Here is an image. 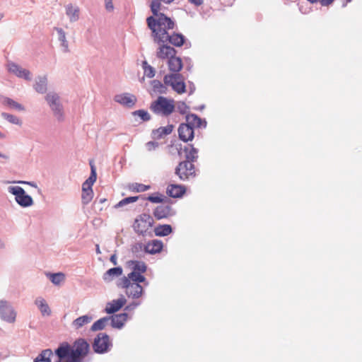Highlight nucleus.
Segmentation results:
<instances>
[{"instance_id":"nucleus-1","label":"nucleus","mask_w":362,"mask_h":362,"mask_svg":"<svg viewBox=\"0 0 362 362\" xmlns=\"http://www.w3.org/2000/svg\"><path fill=\"white\" fill-rule=\"evenodd\" d=\"M153 16H149L146 19L148 27L152 31L154 41L157 43L161 39L167 37L169 30L175 27V22L159 11L156 12Z\"/></svg>"},{"instance_id":"nucleus-2","label":"nucleus","mask_w":362,"mask_h":362,"mask_svg":"<svg viewBox=\"0 0 362 362\" xmlns=\"http://www.w3.org/2000/svg\"><path fill=\"white\" fill-rule=\"evenodd\" d=\"M45 100L50 108L54 117L59 122L64 119V109L61 97L55 91H49L45 96Z\"/></svg>"},{"instance_id":"nucleus-3","label":"nucleus","mask_w":362,"mask_h":362,"mask_svg":"<svg viewBox=\"0 0 362 362\" xmlns=\"http://www.w3.org/2000/svg\"><path fill=\"white\" fill-rule=\"evenodd\" d=\"M151 110L156 115L167 117L175 110L174 101L163 96H159L151 103Z\"/></svg>"},{"instance_id":"nucleus-4","label":"nucleus","mask_w":362,"mask_h":362,"mask_svg":"<svg viewBox=\"0 0 362 362\" xmlns=\"http://www.w3.org/2000/svg\"><path fill=\"white\" fill-rule=\"evenodd\" d=\"M7 191L15 196V201L20 206L27 208L33 205V198L26 194L23 187L20 186H9L7 188Z\"/></svg>"},{"instance_id":"nucleus-5","label":"nucleus","mask_w":362,"mask_h":362,"mask_svg":"<svg viewBox=\"0 0 362 362\" xmlns=\"http://www.w3.org/2000/svg\"><path fill=\"white\" fill-rule=\"evenodd\" d=\"M118 286L125 288V293L129 298L137 299L144 293L143 287L137 283L131 282L129 279H121Z\"/></svg>"},{"instance_id":"nucleus-6","label":"nucleus","mask_w":362,"mask_h":362,"mask_svg":"<svg viewBox=\"0 0 362 362\" xmlns=\"http://www.w3.org/2000/svg\"><path fill=\"white\" fill-rule=\"evenodd\" d=\"M185 78L180 74H171L165 76V84L172 87L178 94H182L186 91V86L184 82Z\"/></svg>"},{"instance_id":"nucleus-7","label":"nucleus","mask_w":362,"mask_h":362,"mask_svg":"<svg viewBox=\"0 0 362 362\" xmlns=\"http://www.w3.org/2000/svg\"><path fill=\"white\" fill-rule=\"evenodd\" d=\"M17 313L11 303L4 299L0 300V318L7 322L13 324L16 322Z\"/></svg>"},{"instance_id":"nucleus-8","label":"nucleus","mask_w":362,"mask_h":362,"mask_svg":"<svg viewBox=\"0 0 362 362\" xmlns=\"http://www.w3.org/2000/svg\"><path fill=\"white\" fill-rule=\"evenodd\" d=\"M8 72L19 78L23 79L27 81H30L33 79V74L31 71L27 69L23 68L18 64L9 61L6 65Z\"/></svg>"},{"instance_id":"nucleus-9","label":"nucleus","mask_w":362,"mask_h":362,"mask_svg":"<svg viewBox=\"0 0 362 362\" xmlns=\"http://www.w3.org/2000/svg\"><path fill=\"white\" fill-rule=\"evenodd\" d=\"M175 174L182 180H185L195 175L194 165L188 161H182L175 168Z\"/></svg>"},{"instance_id":"nucleus-10","label":"nucleus","mask_w":362,"mask_h":362,"mask_svg":"<svg viewBox=\"0 0 362 362\" xmlns=\"http://www.w3.org/2000/svg\"><path fill=\"white\" fill-rule=\"evenodd\" d=\"M111 346L109 336L105 333H100L95 339L93 347L96 353L103 354L107 352Z\"/></svg>"},{"instance_id":"nucleus-11","label":"nucleus","mask_w":362,"mask_h":362,"mask_svg":"<svg viewBox=\"0 0 362 362\" xmlns=\"http://www.w3.org/2000/svg\"><path fill=\"white\" fill-rule=\"evenodd\" d=\"M153 223V218L148 214H141L136 218L133 227L134 230L140 234H144L150 228Z\"/></svg>"},{"instance_id":"nucleus-12","label":"nucleus","mask_w":362,"mask_h":362,"mask_svg":"<svg viewBox=\"0 0 362 362\" xmlns=\"http://www.w3.org/2000/svg\"><path fill=\"white\" fill-rule=\"evenodd\" d=\"M89 350V344L84 339H78L75 341L73 346L71 347V354L81 358L86 356Z\"/></svg>"},{"instance_id":"nucleus-13","label":"nucleus","mask_w":362,"mask_h":362,"mask_svg":"<svg viewBox=\"0 0 362 362\" xmlns=\"http://www.w3.org/2000/svg\"><path fill=\"white\" fill-rule=\"evenodd\" d=\"M64 11L70 23H75L79 20L81 11L77 4L68 3L64 5Z\"/></svg>"},{"instance_id":"nucleus-14","label":"nucleus","mask_w":362,"mask_h":362,"mask_svg":"<svg viewBox=\"0 0 362 362\" xmlns=\"http://www.w3.org/2000/svg\"><path fill=\"white\" fill-rule=\"evenodd\" d=\"M114 100L115 102L127 107H132L136 102V96L128 93L116 95Z\"/></svg>"},{"instance_id":"nucleus-15","label":"nucleus","mask_w":362,"mask_h":362,"mask_svg":"<svg viewBox=\"0 0 362 362\" xmlns=\"http://www.w3.org/2000/svg\"><path fill=\"white\" fill-rule=\"evenodd\" d=\"M47 86H48V78L47 75H40L37 76L35 78L33 88L34 90L40 93L44 94L47 91Z\"/></svg>"},{"instance_id":"nucleus-16","label":"nucleus","mask_w":362,"mask_h":362,"mask_svg":"<svg viewBox=\"0 0 362 362\" xmlns=\"http://www.w3.org/2000/svg\"><path fill=\"white\" fill-rule=\"evenodd\" d=\"M178 134L180 139L185 142L192 141L194 138V129L189 124H181L178 128Z\"/></svg>"},{"instance_id":"nucleus-17","label":"nucleus","mask_w":362,"mask_h":362,"mask_svg":"<svg viewBox=\"0 0 362 362\" xmlns=\"http://www.w3.org/2000/svg\"><path fill=\"white\" fill-rule=\"evenodd\" d=\"M34 304L40 310L42 317H49L52 315V310L47 300L43 297H37L34 301Z\"/></svg>"},{"instance_id":"nucleus-18","label":"nucleus","mask_w":362,"mask_h":362,"mask_svg":"<svg viewBox=\"0 0 362 362\" xmlns=\"http://www.w3.org/2000/svg\"><path fill=\"white\" fill-rule=\"evenodd\" d=\"M159 47L157 50L156 55L160 59H170V57L175 55L176 51L175 49L167 45V43H160L158 44Z\"/></svg>"},{"instance_id":"nucleus-19","label":"nucleus","mask_w":362,"mask_h":362,"mask_svg":"<svg viewBox=\"0 0 362 362\" xmlns=\"http://www.w3.org/2000/svg\"><path fill=\"white\" fill-rule=\"evenodd\" d=\"M184 42L185 37L182 34L174 33L173 35H170L169 33L167 37L161 39L157 43H170L176 47H180L184 44Z\"/></svg>"},{"instance_id":"nucleus-20","label":"nucleus","mask_w":362,"mask_h":362,"mask_svg":"<svg viewBox=\"0 0 362 362\" xmlns=\"http://www.w3.org/2000/svg\"><path fill=\"white\" fill-rule=\"evenodd\" d=\"M71 346L67 343H63L55 350V354L53 357L57 358L55 362H61L64 358L71 356Z\"/></svg>"},{"instance_id":"nucleus-21","label":"nucleus","mask_w":362,"mask_h":362,"mask_svg":"<svg viewBox=\"0 0 362 362\" xmlns=\"http://www.w3.org/2000/svg\"><path fill=\"white\" fill-rule=\"evenodd\" d=\"M126 302L127 300L123 296L117 300H113L107 303L105 310L107 314H113L117 312Z\"/></svg>"},{"instance_id":"nucleus-22","label":"nucleus","mask_w":362,"mask_h":362,"mask_svg":"<svg viewBox=\"0 0 362 362\" xmlns=\"http://www.w3.org/2000/svg\"><path fill=\"white\" fill-rule=\"evenodd\" d=\"M54 30L57 33V37L58 41L60 42V47L63 52H69V45L66 39V33L62 28L55 27Z\"/></svg>"},{"instance_id":"nucleus-23","label":"nucleus","mask_w":362,"mask_h":362,"mask_svg":"<svg viewBox=\"0 0 362 362\" xmlns=\"http://www.w3.org/2000/svg\"><path fill=\"white\" fill-rule=\"evenodd\" d=\"M110 317L111 325L114 328L121 329L123 327L125 322L127 320L128 314L126 313L114 315Z\"/></svg>"},{"instance_id":"nucleus-24","label":"nucleus","mask_w":362,"mask_h":362,"mask_svg":"<svg viewBox=\"0 0 362 362\" xmlns=\"http://www.w3.org/2000/svg\"><path fill=\"white\" fill-rule=\"evenodd\" d=\"M163 248V243L158 240H153L144 245V251L148 254H156L160 252Z\"/></svg>"},{"instance_id":"nucleus-25","label":"nucleus","mask_w":362,"mask_h":362,"mask_svg":"<svg viewBox=\"0 0 362 362\" xmlns=\"http://www.w3.org/2000/svg\"><path fill=\"white\" fill-rule=\"evenodd\" d=\"M45 276L54 286H60L62 284L64 283L66 280V276L62 272H47L45 273Z\"/></svg>"},{"instance_id":"nucleus-26","label":"nucleus","mask_w":362,"mask_h":362,"mask_svg":"<svg viewBox=\"0 0 362 362\" xmlns=\"http://www.w3.org/2000/svg\"><path fill=\"white\" fill-rule=\"evenodd\" d=\"M186 124H189L192 129H194V127H205L206 126V122L202 121L200 117L194 114L187 115L186 116Z\"/></svg>"},{"instance_id":"nucleus-27","label":"nucleus","mask_w":362,"mask_h":362,"mask_svg":"<svg viewBox=\"0 0 362 362\" xmlns=\"http://www.w3.org/2000/svg\"><path fill=\"white\" fill-rule=\"evenodd\" d=\"M167 194L168 196L174 198L180 197L185 192V189L180 185H170L167 187Z\"/></svg>"},{"instance_id":"nucleus-28","label":"nucleus","mask_w":362,"mask_h":362,"mask_svg":"<svg viewBox=\"0 0 362 362\" xmlns=\"http://www.w3.org/2000/svg\"><path fill=\"white\" fill-rule=\"evenodd\" d=\"M1 103L4 106H7L8 108L18 112H24L25 110V107L22 104L8 97L3 98Z\"/></svg>"},{"instance_id":"nucleus-29","label":"nucleus","mask_w":362,"mask_h":362,"mask_svg":"<svg viewBox=\"0 0 362 362\" xmlns=\"http://www.w3.org/2000/svg\"><path fill=\"white\" fill-rule=\"evenodd\" d=\"M122 274V269L120 267H114L108 269L103 276V279L106 282H110L114 278L121 276Z\"/></svg>"},{"instance_id":"nucleus-30","label":"nucleus","mask_w":362,"mask_h":362,"mask_svg":"<svg viewBox=\"0 0 362 362\" xmlns=\"http://www.w3.org/2000/svg\"><path fill=\"white\" fill-rule=\"evenodd\" d=\"M93 318L91 315H85L74 320L72 322L71 325L74 329H78L83 327V326L89 324L93 320Z\"/></svg>"},{"instance_id":"nucleus-31","label":"nucleus","mask_w":362,"mask_h":362,"mask_svg":"<svg viewBox=\"0 0 362 362\" xmlns=\"http://www.w3.org/2000/svg\"><path fill=\"white\" fill-rule=\"evenodd\" d=\"M168 67L170 71L175 72L174 74H178L182 67L181 59L175 56L170 57L168 59Z\"/></svg>"},{"instance_id":"nucleus-32","label":"nucleus","mask_w":362,"mask_h":362,"mask_svg":"<svg viewBox=\"0 0 362 362\" xmlns=\"http://www.w3.org/2000/svg\"><path fill=\"white\" fill-rule=\"evenodd\" d=\"M173 129L172 124L167 125L165 127H161L156 130L153 131V136L154 139H160L164 136L170 134Z\"/></svg>"},{"instance_id":"nucleus-33","label":"nucleus","mask_w":362,"mask_h":362,"mask_svg":"<svg viewBox=\"0 0 362 362\" xmlns=\"http://www.w3.org/2000/svg\"><path fill=\"white\" fill-rule=\"evenodd\" d=\"M127 264L132 269V272L144 273L147 269L146 264L141 261L131 260Z\"/></svg>"},{"instance_id":"nucleus-34","label":"nucleus","mask_w":362,"mask_h":362,"mask_svg":"<svg viewBox=\"0 0 362 362\" xmlns=\"http://www.w3.org/2000/svg\"><path fill=\"white\" fill-rule=\"evenodd\" d=\"M169 206H158L154 210L153 214L158 219L166 218L170 212Z\"/></svg>"},{"instance_id":"nucleus-35","label":"nucleus","mask_w":362,"mask_h":362,"mask_svg":"<svg viewBox=\"0 0 362 362\" xmlns=\"http://www.w3.org/2000/svg\"><path fill=\"white\" fill-rule=\"evenodd\" d=\"M53 356L51 349H45L35 358L34 362H51Z\"/></svg>"},{"instance_id":"nucleus-36","label":"nucleus","mask_w":362,"mask_h":362,"mask_svg":"<svg viewBox=\"0 0 362 362\" xmlns=\"http://www.w3.org/2000/svg\"><path fill=\"white\" fill-rule=\"evenodd\" d=\"M141 274V272H132L128 274L127 276H124L122 279H130L131 282H135L137 284L141 282H145L146 285H148V283L146 281L145 276H143Z\"/></svg>"},{"instance_id":"nucleus-37","label":"nucleus","mask_w":362,"mask_h":362,"mask_svg":"<svg viewBox=\"0 0 362 362\" xmlns=\"http://www.w3.org/2000/svg\"><path fill=\"white\" fill-rule=\"evenodd\" d=\"M185 151L186 152V160L191 163L195 162L198 158V149L194 148L190 146L189 148L186 147L185 148Z\"/></svg>"},{"instance_id":"nucleus-38","label":"nucleus","mask_w":362,"mask_h":362,"mask_svg":"<svg viewBox=\"0 0 362 362\" xmlns=\"http://www.w3.org/2000/svg\"><path fill=\"white\" fill-rule=\"evenodd\" d=\"M155 234L157 236H166L172 232V228L170 225H159L155 228Z\"/></svg>"},{"instance_id":"nucleus-39","label":"nucleus","mask_w":362,"mask_h":362,"mask_svg":"<svg viewBox=\"0 0 362 362\" xmlns=\"http://www.w3.org/2000/svg\"><path fill=\"white\" fill-rule=\"evenodd\" d=\"M109 321V317H104L103 318L99 319L92 325L91 330L95 332L103 329Z\"/></svg>"},{"instance_id":"nucleus-40","label":"nucleus","mask_w":362,"mask_h":362,"mask_svg":"<svg viewBox=\"0 0 362 362\" xmlns=\"http://www.w3.org/2000/svg\"><path fill=\"white\" fill-rule=\"evenodd\" d=\"M1 116L3 119H6L11 124L18 125V126L22 125L21 119L16 115H13L9 114V113H6V112H2L1 114Z\"/></svg>"},{"instance_id":"nucleus-41","label":"nucleus","mask_w":362,"mask_h":362,"mask_svg":"<svg viewBox=\"0 0 362 362\" xmlns=\"http://www.w3.org/2000/svg\"><path fill=\"white\" fill-rule=\"evenodd\" d=\"M174 0H153L151 4V10L153 14H156L157 11H159L161 9V2H163L166 4H170Z\"/></svg>"},{"instance_id":"nucleus-42","label":"nucleus","mask_w":362,"mask_h":362,"mask_svg":"<svg viewBox=\"0 0 362 362\" xmlns=\"http://www.w3.org/2000/svg\"><path fill=\"white\" fill-rule=\"evenodd\" d=\"M150 189L149 185H146L140 183H132L129 185V189L136 192H143Z\"/></svg>"},{"instance_id":"nucleus-43","label":"nucleus","mask_w":362,"mask_h":362,"mask_svg":"<svg viewBox=\"0 0 362 362\" xmlns=\"http://www.w3.org/2000/svg\"><path fill=\"white\" fill-rule=\"evenodd\" d=\"M93 197V190H82L81 200L82 203L85 205L90 202Z\"/></svg>"},{"instance_id":"nucleus-44","label":"nucleus","mask_w":362,"mask_h":362,"mask_svg":"<svg viewBox=\"0 0 362 362\" xmlns=\"http://www.w3.org/2000/svg\"><path fill=\"white\" fill-rule=\"evenodd\" d=\"M139 199V197H129L127 198H124L119 201L115 206V208H120L123 207L130 203H134L136 202Z\"/></svg>"},{"instance_id":"nucleus-45","label":"nucleus","mask_w":362,"mask_h":362,"mask_svg":"<svg viewBox=\"0 0 362 362\" xmlns=\"http://www.w3.org/2000/svg\"><path fill=\"white\" fill-rule=\"evenodd\" d=\"M143 68L144 74L148 78H153L155 76L154 69L151 66L148 65L146 62H143Z\"/></svg>"},{"instance_id":"nucleus-46","label":"nucleus","mask_w":362,"mask_h":362,"mask_svg":"<svg viewBox=\"0 0 362 362\" xmlns=\"http://www.w3.org/2000/svg\"><path fill=\"white\" fill-rule=\"evenodd\" d=\"M132 114L134 116L139 117L142 121H148L151 119V116L148 112L144 110H136Z\"/></svg>"},{"instance_id":"nucleus-47","label":"nucleus","mask_w":362,"mask_h":362,"mask_svg":"<svg viewBox=\"0 0 362 362\" xmlns=\"http://www.w3.org/2000/svg\"><path fill=\"white\" fill-rule=\"evenodd\" d=\"M177 109L180 114L184 115L187 112L189 107L185 104V103L179 102L177 104Z\"/></svg>"},{"instance_id":"nucleus-48","label":"nucleus","mask_w":362,"mask_h":362,"mask_svg":"<svg viewBox=\"0 0 362 362\" xmlns=\"http://www.w3.org/2000/svg\"><path fill=\"white\" fill-rule=\"evenodd\" d=\"M96 180V173H95V169L93 166H91V173H90V177L86 180L88 182H89L90 185H93V183L95 182Z\"/></svg>"},{"instance_id":"nucleus-49","label":"nucleus","mask_w":362,"mask_h":362,"mask_svg":"<svg viewBox=\"0 0 362 362\" xmlns=\"http://www.w3.org/2000/svg\"><path fill=\"white\" fill-rule=\"evenodd\" d=\"M158 146V143L155 141H148L146 144V147L148 151H151L155 150Z\"/></svg>"},{"instance_id":"nucleus-50","label":"nucleus","mask_w":362,"mask_h":362,"mask_svg":"<svg viewBox=\"0 0 362 362\" xmlns=\"http://www.w3.org/2000/svg\"><path fill=\"white\" fill-rule=\"evenodd\" d=\"M105 7L108 12H112L114 10L112 0H105Z\"/></svg>"},{"instance_id":"nucleus-51","label":"nucleus","mask_w":362,"mask_h":362,"mask_svg":"<svg viewBox=\"0 0 362 362\" xmlns=\"http://www.w3.org/2000/svg\"><path fill=\"white\" fill-rule=\"evenodd\" d=\"M148 200L152 203H160L163 202V198L160 196L151 195L148 197Z\"/></svg>"},{"instance_id":"nucleus-52","label":"nucleus","mask_w":362,"mask_h":362,"mask_svg":"<svg viewBox=\"0 0 362 362\" xmlns=\"http://www.w3.org/2000/svg\"><path fill=\"white\" fill-rule=\"evenodd\" d=\"M82 358L71 354L66 362H82Z\"/></svg>"},{"instance_id":"nucleus-53","label":"nucleus","mask_w":362,"mask_h":362,"mask_svg":"<svg viewBox=\"0 0 362 362\" xmlns=\"http://www.w3.org/2000/svg\"><path fill=\"white\" fill-rule=\"evenodd\" d=\"M143 248L144 249V245L142 243H137L133 246L132 251L133 252H137L141 251Z\"/></svg>"},{"instance_id":"nucleus-54","label":"nucleus","mask_w":362,"mask_h":362,"mask_svg":"<svg viewBox=\"0 0 362 362\" xmlns=\"http://www.w3.org/2000/svg\"><path fill=\"white\" fill-rule=\"evenodd\" d=\"M13 183H19V184H25V185H30V187H35V188H37V185L35 182H26V181H21V180H19V181H13Z\"/></svg>"},{"instance_id":"nucleus-55","label":"nucleus","mask_w":362,"mask_h":362,"mask_svg":"<svg viewBox=\"0 0 362 362\" xmlns=\"http://www.w3.org/2000/svg\"><path fill=\"white\" fill-rule=\"evenodd\" d=\"M92 185H90L87 181H85L82 185V190H93L92 189Z\"/></svg>"},{"instance_id":"nucleus-56","label":"nucleus","mask_w":362,"mask_h":362,"mask_svg":"<svg viewBox=\"0 0 362 362\" xmlns=\"http://www.w3.org/2000/svg\"><path fill=\"white\" fill-rule=\"evenodd\" d=\"M140 305L139 303H133L125 308V310H131Z\"/></svg>"},{"instance_id":"nucleus-57","label":"nucleus","mask_w":362,"mask_h":362,"mask_svg":"<svg viewBox=\"0 0 362 362\" xmlns=\"http://www.w3.org/2000/svg\"><path fill=\"white\" fill-rule=\"evenodd\" d=\"M190 3L195 6H200L203 4V0H188Z\"/></svg>"},{"instance_id":"nucleus-58","label":"nucleus","mask_w":362,"mask_h":362,"mask_svg":"<svg viewBox=\"0 0 362 362\" xmlns=\"http://www.w3.org/2000/svg\"><path fill=\"white\" fill-rule=\"evenodd\" d=\"M319 1L322 6H327L332 3L334 0H319Z\"/></svg>"},{"instance_id":"nucleus-59","label":"nucleus","mask_w":362,"mask_h":362,"mask_svg":"<svg viewBox=\"0 0 362 362\" xmlns=\"http://www.w3.org/2000/svg\"><path fill=\"white\" fill-rule=\"evenodd\" d=\"M117 258L116 255H115V254H114V255H111L110 260V262H111L114 265H117Z\"/></svg>"},{"instance_id":"nucleus-60","label":"nucleus","mask_w":362,"mask_h":362,"mask_svg":"<svg viewBox=\"0 0 362 362\" xmlns=\"http://www.w3.org/2000/svg\"><path fill=\"white\" fill-rule=\"evenodd\" d=\"M6 247L4 241L0 238V250H3Z\"/></svg>"},{"instance_id":"nucleus-61","label":"nucleus","mask_w":362,"mask_h":362,"mask_svg":"<svg viewBox=\"0 0 362 362\" xmlns=\"http://www.w3.org/2000/svg\"><path fill=\"white\" fill-rule=\"evenodd\" d=\"M0 158H4V159H8V156L7 155L3 154L0 152Z\"/></svg>"},{"instance_id":"nucleus-62","label":"nucleus","mask_w":362,"mask_h":362,"mask_svg":"<svg viewBox=\"0 0 362 362\" xmlns=\"http://www.w3.org/2000/svg\"><path fill=\"white\" fill-rule=\"evenodd\" d=\"M5 138H6V134H4L3 132H0V139H4Z\"/></svg>"},{"instance_id":"nucleus-63","label":"nucleus","mask_w":362,"mask_h":362,"mask_svg":"<svg viewBox=\"0 0 362 362\" xmlns=\"http://www.w3.org/2000/svg\"><path fill=\"white\" fill-rule=\"evenodd\" d=\"M154 87L156 88L157 86V84L159 85L160 87L163 88V85L159 81H154Z\"/></svg>"},{"instance_id":"nucleus-64","label":"nucleus","mask_w":362,"mask_h":362,"mask_svg":"<svg viewBox=\"0 0 362 362\" xmlns=\"http://www.w3.org/2000/svg\"><path fill=\"white\" fill-rule=\"evenodd\" d=\"M96 252L98 254H100V247H99V245H96Z\"/></svg>"}]
</instances>
